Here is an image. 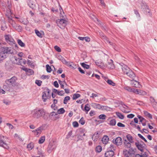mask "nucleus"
Segmentation results:
<instances>
[{
    "label": "nucleus",
    "mask_w": 157,
    "mask_h": 157,
    "mask_svg": "<svg viewBox=\"0 0 157 157\" xmlns=\"http://www.w3.org/2000/svg\"><path fill=\"white\" fill-rule=\"evenodd\" d=\"M123 154L125 157H129V156L136 157L137 155L139 156L140 157H148V153H147V155L146 152H145L144 154L140 155L138 154H136L135 152L132 148H130L128 151L126 150H124Z\"/></svg>",
    "instance_id": "nucleus-1"
},
{
    "label": "nucleus",
    "mask_w": 157,
    "mask_h": 157,
    "mask_svg": "<svg viewBox=\"0 0 157 157\" xmlns=\"http://www.w3.org/2000/svg\"><path fill=\"white\" fill-rule=\"evenodd\" d=\"M12 53L11 47L1 48L0 52V62L6 58V54H12Z\"/></svg>",
    "instance_id": "nucleus-2"
},
{
    "label": "nucleus",
    "mask_w": 157,
    "mask_h": 157,
    "mask_svg": "<svg viewBox=\"0 0 157 157\" xmlns=\"http://www.w3.org/2000/svg\"><path fill=\"white\" fill-rule=\"evenodd\" d=\"M33 117L36 118H38L41 117H44V115H45V113L42 109H35L33 111Z\"/></svg>",
    "instance_id": "nucleus-3"
},
{
    "label": "nucleus",
    "mask_w": 157,
    "mask_h": 157,
    "mask_svg": "<svg viewBox=\"0 0 157 157\" xmlns=\"http://www.w3.org/2000/svg\"><path fill=\"white\" fill-rule=\"evenodd\" d=\"M44 91L42 92V98L44 102L46 101L48 98H50L51 90L48 88L45 87L44 89Z\"/></svg>",
    "instance_id": "nucleus-4"
},
{
    "label": "nucleus",
    "mask_w": 157,
    "mask_h": 157,
    "mask_svg": "<svg viewBox=\"0 0 157 157\" xmlns=\"http://www.w3.org/2000/svg\"><path fill=\"white\" fill-rule=\"evenodd\" d=\"M5 82L6 85H4L3 86V88L9 91H10L11 88L16 85V83H13V81H10V80L8 79H6Z\"/></svg>",
    "instance_id": "nucleus-5"
},
{
    "label": "nucleus",
    "mask_w": 157,
    "mask_h": 157,
    "mask_svg": "<svg viewBox=\"0 0 157 157\" xmlns=\"http://www.w3.org/2000/svg\"><path fill=\"white\" fill-rule=\"evenodd\" d=\"M67 22L66 20L61 19H58L56 21V23L57 25L60 28L63 29L67 25Z\"/></svg>",
    "instance_id": "nucleus-6"
},
{
    "label": "nucleus",
    "mask_w": 157,
    "mask_h": 157,
    "mask_svg": "<svg viewBox=\"0 0 157 157\" xmlns=\"http://www.w3.org/2000/svg\"><path fill=\"white\" fill-rule=\"evenodd\" d=\"M56 148L53 142H50L48 146L47 151L48 153H51L52 151Z\"/></svg>",
    "instance_id": "nucleus-7"
},
{
    "label": "nucleus",
    "mask_w": 157,
    "mask_h": 157,
    "mask_svg": "<svg viewBox=\"0 0 157 157\" xmlns=\"http://www.w3.org/2000/svg\"><path fill=\"white\" fill-rule=\"evenodd\" d=\"M122 142V139L120 137H118L115 139H114L113 140V142L114 144L117 146L121 145Z\"/></svg>",
    "instance_id": "nucleus-8"
},
{
    "label": "nucleus",
    "mask_w": 157,
    "mask_h": 157,
    "mask_svg": "<svg viewBox=\"0 0 157 157\" xmlns=\"http://www.w3.org/2000/svg\"><path fill=\"white\" fill-rule=\"evenodd\" d=\"M121 66L122 71L124 74H127L128 72L130 70L129 67L124 63H122Z\"/></svg>",
    "instance_id": "nucleus-9"
},
{
    "label": "nucleus",
    "mask_w": 157,
    "mask_h": 157,
    "mask_svg": "<svg viewBox=\"0 0 157 157\" xmlns=\"http://www.w3.org/2000/svg\"><path fill=\"white\" fill-rule=\"evenodd\" d=\"M141 142L143 143V144H140L139 142L138 141L137 142H135V144L137 148L140 151L143 152L144 150V146L143 145H145V144L143 142L141 141Z\"/></svg>",
    "instance_id": "nucleus-10"
},
{
    "label": "nucleus",
    "mask_w": 157,
    "mask_h": 157,
    "mask_svg": "<svg viewBox=\"0 0 157 157\" xmlns=\"http://www.w3.org/2000/svg\"><path fill=\"white\" fill-rule=\"evenodd\" d=\"M43 130V128L42 127L40 126L36 130L33 131L32 132L34 133V134L36 136L38 137L41 134Z\"/></svg>",
    "instance_id": "nucleus-11"
},
{
    "label": "nucleus",
    "mask_w": 157,
    "mask_h": 157,
    "mask_svg": "<svg viewBox=\"0 0 157 157\" xmlns=\"http://www.w3.org/2000/svg\"><path fill=\"white\" fill-rule=\"evenodd\" d=\"M144 4H143V5H141V9H143V11H144V13L145 14H147V13H149L150 15H151V13H150V10L148 6L146 5H144V8L143 7V5Z\"/></svg>",
    "instance_id": "nucleus-12"
},
{
    "label": "nucleus",
    "mask_w": 157,
    "mask_h": 157,
    "mask_svg": "<svg viewBox=\"0 0 157 157\" xmlns=\"http://www.w3.org/2000/svg\"><path fill=\"white\" fill-rule=\"evenodd\" d=\"M5 40L7 42H11L13 43L15 42L12 36L9 35H6L5 36Z\"/></svg>",
    "instance_id": "nucleus-13"
},
{
    "label": "nucleus",
    "mask_w": 157,
    "mask_h": 157,
    "mask_svg": "<svg viewBox=\"0 0 157 157\" xmlns=\"http://www.w3.org/2000/svg\"><path fill=\"white\" fill-rule=\"evenodd\" d=\"M150 101L154 109L156 108V107L157 105V103L155 101V99L152 96H151L150 97Z\"/></svg>",
    "instance_id": "nucleus-14"
},
{
    "label": "nucleus",
    "mask_w": 157,
    "mask_h": 157,
    "mask_svg": "<svg viewBox=\"0 0 157 157\" xmlns=\"http://www.w3.org/2000/svg\"><path fill=\"white\" fill-rule=\"evenodd\" d=\"M126 75L129 78L132 79H134L136 77L135 73L131 69Z\"/></svg>",
    "instance_id": "nucleus-15"
},
{
    "label": "nucleus",
    "mask_w": 157,
    "mask_h": 157,
    "mask_svg": "<svg viewBox=\"0 0 157 157\" xmlns=\"http://www.w3.org/2000/svg\"><path fill=\"white\" fill-rule=\"evenodd\" d=\"M132 84L133 86L136 88H140L141 86L140 82L134 79H132Z\"/></svg>",
    "instance_id": "nucleus-16"
},
{
    "label": "nucleus",
    "mask_w": 157,
    "mask_h": 157,
    "mask_svg": "<svg viewBox=\"0 0 157 157\" xmlns=\"http://www.w3.org/2000/svg\"><path fill=\"white\" fill-rule=\"evenodd\" d=\"M0 146L6 149H8L9 147L7 144L6 143V140H0Z\"/></svg>",
    "instance_id": "nucleus-17"
},
{
    "label": "nucleus",
    "mask_w": 157,
    "mask_h": 157,
    "mask_svg": "<svg viewBox=\"0 0 157 157\" xmlns=\"http://www.w3.org/2000/svg\"><path fill=\"white\" fill-rule=\"evenodd\" d=\"M134 93L136 94H139L141 95H145L147 94V93L145 91L140 89H135Z\"/></svg>",
    "instance_id": "nucleus-18"
},
{
    "label": "nucleus",
    "mask_w": 157,
    "mask_h": 157,
    "mask_svg": "<svg viewBox=\"0 0 157 157\" xmlns=\"http://www.w3.org/2000/svg\"><path fill=\"white\" fill-rule=\"evenodd\" d=\"M105 155V157H113L114 155V152L113 151L110 150L106 151Z\"/></svg>",
    "instance_id": "nucleus-19"
},
{
    "label": "nucleus",
    "mask_w": 157,
    "mask_h": 157,
    "mask_svg": "<svg viewBox=\"0 0 157 157\" xmlns=\"http://www.w3.org/2000/svg\"><path fill=\"white\" fill-rule=\"evenodd\" d=\"M107 67L110 69H113L115 68V66L113 63V61L112 59H111L110 62L108 63L107 65Z\"/></svg>",
    "instance_id": "nucleus-20"
},
{
    "label": "nucleus",
    "mask_w": 157,
    "mask_h": 157,
    "mask_svg": "<svg viewBox=\"0 0 157 157\" xmlns=\"http://www.w3.org/2000/svg\"><path fill=\"white\" fill-rule=\"evenodd\" d=\"M12 65L11 63L6 62L5 63V67L6 70L10 71L12 69Z\"/></svg>",
    "instance_id": "nucleus-21"
},
{
    "label": "nucleus",
    "mask_w": 157,
    "mask_h": 157,
    "mask_svg": "<svg viewBox=\"0 0 157 157\" xmlns=\"http://www.w3.org/2000/svg\"><path fill=\"white\" fill-rule=\"evenodd\" d=\"M37 155H39V156H36V157H40V156L44 157L45 156V154L44 152L40 149H38V147H37Z\"/></svg>",
    "instance_id": "nucleus-22"
},
{
    "label": "nucleus",
    "mask_w": 157,
    "mask_h": 157,
    "mask_svg": "<svg viewBox=\"0 0 157 157\" xmlns=\"http://www.w3.org/2000/svg\"><path fill=\"white\" fill-rule=\"evenodd\" d=\"M109 138L108 136H105L102 139V141L104 144H106L109 141Z\"/></svg>",
    "instance_id": "nucleus-23"
},
{
    "label": "nucleus",
    "mask_w": 157,
    "mask_h": 157,
    "mask_svg": "<svg viewBox=\"0 0 157 157\" xmlns=\"http://www.w3.org/2000/svg\"><path fill=\"white\" fill-rule=\"evenodd\" d=\"M99 137V135L97 132H95L93 135L92 139L94 141H96Z\"/></svg>",
    "instance_id": "nucleus-24"
},
{
    "label": "nucleus",
    "mask_w": 157,
    "mask_h": 157,
    "mask_svg": "<svg viewBox=\"0 0 157 157\" xmlns=\"http://www.w3.org/2000/svg\"><path fill=\"white\" fill-rule=\"evenodd\" d=\"M57 58L58 59L61 60L63 64H67L68 63V62L60 55L58 56Z\"/></svg>",
    "instance_id": "nucleus-25"
},
{
    "label": "nucleus",
    "mask_w": 157,
    "mask_h": 157,
    "mask_svg": "<svg viewBox=\"0 0 157 157\" xmlns=\"http://www.w3.org/2000/svg\"><path fill=\"white\" fill-rule=\"evenodd\" d=\"M126 138L129 142L131 143H134L133 139L132 137L130 134H128L126 136Z\"/></svg>",
    "instance_id": "nucleus-26"
},
{
    "label": "nucleus",
    "mask_w": 157,
    "mask_h": 157,
    "mask_svg": "<svg viewBox=\"0 0 157 157\" xmlns=\"http://www.w3.org/2000/svg\"><path fill=\"white\" fill-rule=\"evenodd\" d=\"M105 80L107 82V83L110 85H111L112 86H115L116 84L113 82L112 80L110 79H107L106 80V79H108V78L106 77H105Z\"/></svg>",
    "instance_id": "nucleus-27"
},
{
    "label": "nucleus",
    "mask_w": 157,
    "mask_h": 157,
    "mask_svg": "<svg viewBox=\"0 0 157 157\" xmlns=\"http://www.w3.org/2000/svg\"><path fill=\"white\" fill-rule=\"evenodd\" d=\"M78 38L80 40H85L86 42H89L90 41V37L86 36L85 37H79Z\"/></svg>",
    "instance_id": "nucleus-28"
},
{
    "label": "nucleus",
    "mask_w": 157,
    "mask_h": 157,
    "mask_svg": "<svg viewBox=\"0 0 157 157\" xmlns=\"http://www.w3.org/2000/svg\"><path fill=\"white\" fill-rule=\"evenodd\" d=\"M124 89L128 91L129 92H133L134 93L135 89L131 88L129 86H126L124 87Z\"/></svg>",
    "instance_id": "nucleus-29"
},
{
    "label": "nucleus",
    "mask_w": 157,
    "mask_h": 157,
    "mask_svg": "<svg viewBox=\"0 0 157 157\" xmlns=\"http://www.w3.org/2000/svg\"><path fill=\"white\" fill-rule=\"evenodd\" d=\"M90 106L89 105V104H87L85 105L84 109H83V110L85 111L86 112V113L87 114L88 112L90 110Z\"/></svg>",
    "instance_id": "nucleus-30"
},
{
    "label": "nucleus",
    "mask_w": 157,
    "mask_h": 157,
    "mask_svg": "<svg viewBox=\"0 0 157 157\" xmlns=\"http://www.w3.org/2000/svg\"><path fill=\"white\" fill-rule=\"evenodd\" d=\"M26 73L27 75L29 76L34 74V71L32 69L28 68Z\"/></svg>",
    "instance_id": "nucleus-31"
},
{
    "label": "nucleus",
    "mask_w": 157,
    "mask_h": 157,
    "mask_svg": "<svg viewBox=\"0 0 157 157\" xmlns=\"http://www.w3.org/2000/svg\"><path fill=\"white\" fill-rule=\"evenodd\" d=\"M34 147V144L32 142H31L28 144L27 147L29 150H31Z\"/></svg>",
    "instance_id": "nucleus-32"
},
{
    "label": "nucleus",
    "mask_w": 157,
    "mask_h": 157,
    "mask_svg": "<svg viewBox=\"0 0 157 157\" xmlns=\"http://www.w3.org/2000/svg\"><path fill=\"white\" fill-rule=\"evenodd\" d=\"M124 145H125V147L127 148H130L131 147V143L128 142L126 140H124Z\"/></svg>",
    "instance_id": "nucleus-33"
},
{
    "label": "nucleus",
    "mask_w": 157,
    "mask_h": 157,
    "mask_svg": "<svg viewBox=\"0 0 157 157\" xmlns=\"http://www.w3.org/2000/svg\"><path fill=\"white\" fill-rule=\"evenodd\" d=\"M20 21L23 24L25 25H27L29 23V22L27 19H25V18L21 19V20Z\"/></svg>",
    "instance_id": "nucleus-34"
},
{
    "label": "nucleus",
    "mask_w": 157,
    "mask_h": 157,
    "mask_svg": "<svg viewBox=\"0 0 157 157\" xmlns=\"http://www.w3.org/2000/svg\"><path fill=\"white\" fill-rule=\"evenodd\" d=\"M110 108L106 106L101 105L100 109L103 110H109Z\"/></svg>",
    "instance_id": "nucleus-35"
},
{
    "label": "nucleus",
    "mask_w": 157,
    "mask_h": 157,
    "mask_svg": "<svg viewBox=\"0 0 157 157\" xmlns=\"http://www.w3.org/2000/svg\"><path fill=\"white\" fill-rule=\"evenodd\" d=\"M116 114L117 116L120 119H123L124 118V115L119 112H116Z\"/></svg>",
    "instance_id": "nucleus-36"
},
{
    "label": "nucleus",
    "mask_w": 157,
    "mask_h": 157,
    "mask_svg": "<svg viewBox=\"0 0 157 157\" xmlns=\"http://www.w3.org/2000/svg\"><path fill=\"white\" fill-rule=\"evenodd\" d=\"M144 114L145 116L147 117L150 119H152V115L147 111H144Z\"/></svg>",
    "instance_id": "nucleus-37"
},
{
    "label": "nucleus",
    "mask_w": 157,
    "mask_h": 157,
    "mask_svg": "<svg viewBox=\"0 0 157 157\" xmlns=\"http://www.w3.org/2000/svg\"><path fill=\"white\" fill-rule=\"evenodd\" d=\"M116 121L115 119H112L110 121L109 124L112 126H113L115 125Z\"/></svg>",
    "instance_id": "nucleus-38"
},
{
    "label": "nucleus",
    "mask_w": 157,
    "mask_h": 157,
    "mask_svg": "<svg viewBox=\"0 0 157 157\" xmlns=\"http://www.w3.org/2000/svg\"><path fill=\"white\" fill-rule=\"evenodd\" d=\"M65 112V110L63 108H60L57 111V113L59 114H62Z\"/></svg>",
    "instance_id": "nucleus-39"
},
{
    "label": "nucleus",
    "mask_w": 157,
    "mask_h": 157,
    "mask_svg": "<svg viewBox=\"0 0 157 157\" xmlns=\"http://www.w3.org/2000/svg\"><path fill=\"white\" fill-rule=\"evenodd\" d=\"M35 33L37 36L40 38H42L43 36L42 34L37 30L36 29L35 30Z\"/></svg>",
    "instance_id": "nucleus-40"
},
{
    "label": "nucleus",
    "mask_w": 157,
    "mask_h": 157,
    "mask_svg": "<svg viewBox=\"0 0 157 157\" xmlns=\"http://www.w3.org/2000/svg\"><path fill=\"white\" fill-rule=\"evenodd\" d=\"M17 42L19 45L21 47H25V44L20 39L17 40Z\"/></svg>",
    "instance_id": "nucleus-41"
},
{
    "label": "nucleus",
    "mask_w": 157,
    "mask_h": 157,
    "mask_svg": "<svg viewBox=\"0 0 157 157\" xmlns=\"http://www.w3.org/2000/svg\"><path fill=\"white\" fill-rule=\"evenodd\" d=\"M102 147L100 145L97 146L95 148L96 151L97 152H100L102 150Z\"/></svg>",
    "instance_id": "nucleus-42"
},
{
    "label": "nucleus",
    "mask_w": 157,
    "mask_h": 157,
    "mask_svg": "<svg viewBox=\"0 0 157 157\" xmlns=\"http://www.w3.org/2000/svg\"><path fill=\"white\" fill-rule=\"evenodd\" d=\"M45 140V136H42L40 139L39 140L38 143L39 144H42L44 141Z\"/></svg>",
    "instance_id": "nucleus-43"
},
{
    "label": "nucleus",
    "mask_w": 157,
    "mask_h": 157,
    "mask_svg": "<svg viewBox=\"0 0 157 157\" xmlns=\"http://www.w3.org/2000/svg\"><path fill=\"white\" fill-rule=\"evenodd\" d=\"M28 5L30 8L32 9H34L36 7L35 5L31 1H29V2L28 3Z\"/></svg>",
    "instance_id": "nucleus-44"
},
{
    "label": "nucleus",
    "mask_w": 157,
    "mask_h": 157,
    "mask_svg": "<svg viewBox=\"0 0 157 157\" xmlns=\"http://www.w3.org/2000/svg\"><path fill=\"white\" fill-rule=\"evenodd\" d=\"M81 95L78 94H75L73 95L72 99L73 100H75L80 97Z\"/></svg>",
    "instance_id": "nucleus-45"
},
{
    "label": "nucleus",
    "mask_w": 157,
    "mask_h": 157,
    "mask_svg": "<svg viewBox=\"0 0 157 157\" xmlns=\"http://www.w3.org/2000/svg\"><path fill=\"white\" fill-rule=\"evenodd\" d=\"M70 100V97L69 96H67L65 97L63 100V103L64 104H66L67 103L68 101Z\"/></svg>",
    "instance_id": "nucleus-46"
},
{
    "label": "nucleus",
    "mask_w": 157,
    "mask_h": 157,
    "mask_svg": "<svg viewBox=\"0 0 157 157\" xmlns=\"http://www.w3.org/2000/svg\"><path fill=\"white\" fill-rule=\"evenodd\" d=\"M93 105L95 108L100 109L101 105L100 104L96 103H93Z\"/></svg>",
    "instance_id": "nucleus-47"
},
{
    "label": "nucleus",
    "mask_w": 157,
    "mask_h": 157,
    "mask_svg": "<svg viewBox=\"0 0 157 157\" xmlns=\"http://www.w3.org/2000/svg\"><path fill=\"white\" fill-rule=\"evenodd\" d=\"M46 70L48 73H50L52 71V68L48 64L46 65Z\"/></svg>",
    "instance_id": "nucleus-48"
},
{
    "label": "nucleus",
    "mask_w": 157,
    "mask_h": 157,
    "mask_svg": "<svg viewBox=\"0 0 157 157\" xmlns=\"http://www.w3.org/2000/svg\"><path fill=\"white\" fill-rule=\"evenodd\" d=\"M81 65L83 67L86 69H88L90 67V66L89 65L86 64L84 63H81Z\"/></svg>",
    "instance_id": "nucleus-49"
},
{
    "label": "nucleus",
    "mask_w": 157,
    "mask_h": 157,
    "mask_svg": "<svg viewBox=\"0 0 157 157\" xmlns=\"http://www.w3.org/2000/svg\"><path fill=\"white\" fill-rule=\"evenodd\" d=\"M10 80V81H13L14 83H16V80H17V78L15 76H13L10 79H8Z\"/></svg>",
    "instance_id": "nucleus-50"
},
{
    "label": "nucleus",
    "mask_w": 157,
    "mask_h": 157,
    "mask_svg": "<svg viewBox=\"0 0 157 157\" xmlns=\"http://www.w3.org/2000/svg\"><path fill=\"white\" fill-rule=\"evenodd\" d=\"M98 117L99 119L105 120L106 118V116L104 114H101Z\"/></svg>",
    "instance_id": "nucleus-51"
},
{
    "label": "nucleus",
    "mask_w": 157,
    "mask_h": 157,
    "mask_svg": "<svg viewBox=\"0 0 157 157\" xmlns=\"http://www.w3.org/2000/svg\"><path fill=\"white\" fill-rule=\"evenodd\" d=\"M100 35L101 38L103 39L104 40L107 39V36L105 35L103 33H100Z\"/></svg>",
    "instance_id": "nucleus-52"
},
{
    "label": "nucleus",
    "mask_w": 157,
    "mask_h": 157,
    "mask_svg": "<svg viewBox=\"0 0 157 157\" xmlns=\"http://www.w3.org/2000/svg\"><path fill=\"white\" fill-rule=\"evenodd\" d=\"M72 125L74 127L76 128L78 126L79 124L77 121H74L72 123Z\"/></svg>",
    "instance_id": "nucleus-53"
},
{
    "label": "nucleus",
    "mask_w": 157,
    "mask_h": 157,
    "mask_svg": "<svg viewBox=\"0 0 157 157\" xmlns=\"http://www.w3.org/2000/svg\"><path fill=\"white\" fill-rule=\"evenodd\" d=\"M54 49L58 52H61V48L57 45H56L54 46Z\"/></svg>",
    "instance_id": "nucleus-54"
},
{
    "label": "nucleus",
    "mask_w": 157,
    "mask_h": 157,
    "mask_svg": "<svg viewBox=\"0 0 157 157\" xmlns=\"http://www.w3.org/2000/svg\"><path fill=\"white\" fill-rule=\"evenodd\" d=\"M72 130L70 131L67 134V135L66 136V138L67 139H68L69 138L71 135H72Z\"/></svg>",
    "instance_id": "nucleus-55"
},
{
    "label": "nucleus",
    "mask_w": 157,
    "mask_h": 157,
    "mask_svg": "<svg viewBox=\"0 0 157 157\" xmlns=\"http://www.w3.org/2000/svg\"><path fill=\"white\" fill-rule=\"evenodd\" d=\"M79 122L82 125H83L85 124V121L83 117L81 118Z\"/></svg>",
    "instance_id": "nucleus-56"
},
{
    "label": "nucleus",
    "mask_w": 157,
    "mask_h": 157,
    "mask_svg": "<svg viewBox=\"0 0 157 157\" xmlns=\"http://www.w3.org/2000/svg\"><path fill=\"white\" fill-rule=\"evenodd\" d=\"M35 83L38 86H40L41 85L42 81L39 80H36L35 81Z\"/></svg>",
    "instance_id": "nucleus-57"
},
{
    "label": "nucleus",
    "mask_w": 157,
    "mask_h": 157,
    "mask_svg": "<svg viewBox=\"0 0 157 157\" xmlns=\"http://www.w3.org/2000/svg\"><path fill=\"white\" fill-rule=\"evenodd\" d=\"M64 93L63 90L58 91V90L57 94L60 96H63L64 95Z\"/></svg>",
    "instance_id": "nucleus-58"
},
{
    "label": "nucleus",
    "mask_w": 157,
    "mask_h": 157,
    "mask_svg": "<svg viewBox=\"0 0 157 157\" xmlns=\"http://www.w3.org/2000/svg\"><path fill=\"white\" fill-rule=\"evenodd\" d=\"M27 63L28 64L31 66H34V65L33 64V63L32 62V61H30L29 59H27Z\"/></svg>",
    "instance_id": "nucleus-59"
},
{
    "label": "nucleus",
    "mask_w": 157,
    "mask_h": 157,
    "mask_svg": "<svg viewBox=\"0 0 157 157\" xmlns=\"http://www.w3.org/2000/svg\"><path fill=\"white\" fill-rule=\"evenodd\" d=\"M79 132L80 134H82L86 132V130L85 128H80L79 129Z\"/></svg>",
    "instance_id": "nucleus-60"
},
{
    "label": "nucleus",
    "mask_w": 157,
    "mask_h": 157,
    "mask_svg": "<svg viewBox=\"0 0 157 157\" xmlns=\"http://www.w3.org/2000/svg\"><path fill=\"white\" fill-rule=\"evenodd\" d=\"M137 117L138 118L140 119V122H141V123H142V122L143 120H145V119L144 118L142 117L140 115H138L137 116Z\"/></svg>",
    "instance_id": "nucleus-61"
},
{
    "label": "nucleus",
    "mask_w": 157,
    "mask_h": 157,
    "mask_svg": "<svg viewBox=\"0 0 157 157\" xmlns=\"http://www.w3.org/2000/svg\"><path fill=\"white\" fill-rule=\"evenodd\" d=\"M54 120H56L59 119L60 118V116L58 115V113H56L55 114H54Z\"/></svg>",
    "instance_id": "nucleus-62"
},
{
    "label": "nucleus",
    "mask_w": 157,
    "mask_h": 157,
    "mask_svg": "<svg viewBox=\"0 0 157 157\" xmlns=\"http://www.w3.org/2000/svg\"><path fill=\"white\" fill-rule=\"evenodd\" d=\"M117 125L119 127H124L125 126V125L124 124H122V123L121 122H118L117 124Z\"/></svg>",
    "instance_id": "nucleus-63"
},
{
    "label": "nucleus",
    "mask_w": 157,
    "mask_h": 157,
    "mask_svg": "<svg viewBox=\"0 0 157 157\" xmlns=\"http://www.w3.org/2000/svg\"><path fill=\"white\" fill-rule=\"evenodd\" d=\"M77 138L78 140H82L83 139V138L82 137V136L80 135H77Z\"/></svg>",
    "instance_id": "nucleus-64"
}]
</instances>
